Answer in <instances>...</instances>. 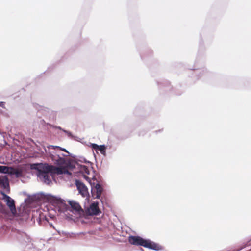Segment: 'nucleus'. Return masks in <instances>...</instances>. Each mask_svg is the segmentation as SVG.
I'll list each match as a JSON object with an SVG mask.
<instances>
[{"label": "nucleus", "instance_id": "6", "mask_svg": "<svg viewBox=\"0 0 251 251\" xmlns=\"http://www.w3.org/2000/svg\"><path fill=\"white\" fill-rule=\"evenodd\" d=\"M0 194L3 196V199L6 205L9 208L13 216H17V211L15 207V201L10 196L6 194L3 191H1Z\"/></svg>", "mask_w": 251, "mask_h": 251}, {"label": "nucleus", "instance_id": "30", "mask_svg": "<svg viewBox=\"0 0 251 251\" xmlns=\"http://www.w3.org/2000/svg\"><path fill=\"white\" fill-rule=\"evenodd\" d=\"M27 200V199H25V202H26Z\"/></svg>", "mask_w": 251, "mask_h": 251}, {"label": "nucleus", "instance_id": "1", "mask_svg": "<svg viewBox=\"0 0 251 251\" xmlns=\"http://www.w3.org/2000/svg\"><path fill=\"white\" fill-rule=\"evenodd\" d=\"M30 168L32 170L37 171L36 175L39 180L44 184L50 185L51 183V180L50 176V174L52 176L53 174L56 173L58 175L64 174L65 168H59L48 163H33L30 165Z\"/></svg>", "mask_w": 251, "mask_h": 251}, {"label": "nucleus", "instance_id": "21", "mask_svg": "<svg viewBox=\"0 0 251 251\" xmlns=\"http://www.w3.org/2000/svg\"><path fill=\"white\" fill-rule=\"evenodd\" d=\"M79 161L81 162H84L87 164H90V165L92 164V163L90 162V161H88L86 160L85 158L84 157H80V159L78 160Z\"/></svg>", "mask_w": 251, "mask_h": 251}, {"label": "nucleus", "instance_id": "14", "mask_svg": "<svg viewBox=\"0 0 251 251\" xmlns=\"http://www.w3.org/2000/svg\"><path fill=\"white\" fill-rule=\"evenodd\" d=\"M58 128L62 130V128L60 127H58ZM62 131L65 133L70 138L74 139L75 141H79V138L77 136H74L70 131L65 129H62Z\"/></svg>", "mask_w": 251, "mask_h": 251}, {"label": "nucleus", "instance_id": "5", "mask_svg": "<svg viewBox=\"0 0 251 251\" xmlns=\"http://www.w3.org/2000/svg\"><path fill=\"white\" fill-rule=\"evenodd\" d=\"M92 179L96 180L97 183L95 184V182H93V184H91V197L93 199H99L100 198L101 194L103 191V189L101 185L99 183V182H98L94 176H93Z\"/></svg>", "mask_w": 251, "mask_h": 251}, {"label": "nucleus", "instance_id": "7", "mask_svg": "<svg viewBox=\"0 0 251 251\" xmlns=\"http://www.w3.org/2000/svg\"><path fill=\"white\" fill-rule=\"evenodd\" d=\"M86 213L89 216H98L101 213L99 208V202L98 201L92 202L86 209Z\"/></svg>", "mask_w": 251, "mask_h": 251}, {"label": "nucleus", "instance_id": "13", "mask_svg": "<svg viewBox=\"0 0 251 251\" xmlns=\"http://www.w3.org/2000/svg\"><path fill=\"white\" fill-rule=\"evenodd\" d=\"M51 147L53 148V149H59V150L60 151H64L65 152H66L68 153V155H66V154H64L63 153H62L61 154V155L62 156H71V157H74L75 156H73L72 154L70 153L66 149H65V148H63L62 147H60L59 146H51Z\"/></svg>", "mask_w": 251, "mask_h": 251}, {"label": "nucleus", "instance_id": "24", "mask_svg": "<svg viewBox=\"0 0 251 251\" xmlns=\"http://www.w3.org/2000/svg\"><path fill=\"white\" fill-rule=\"evenodd\" d=\"M99 145L96 143H92V144H91V145H90V147L93 149H95L96 150H97L98 148H99Z\"/></svg>", "mask_w": 251, "mask_h": 251}, {"label": "nucleus", "instance_id": "17", "mask_svg": "<svg viewBox=\"0 0 251 251\" xmlns=\"http://www.w3.org/2000/svg\"><path fill=\"white\" fill-rule=\"evenodd\" d=\"M80 168L81 169L80 173H85L87 175H89L90 174V171H89L88 167L86 166L80 165Z\"/></svg>", "mask_w": 251, "mask_h": 251}, {"label": "nucleus", "instance_id": "19", "mask_svg": "<svg viewBox=\"0 0 251 251\" xmlns=\"http://www.w3.org/2000/svg\"><path fill=\"white\" fill-rule=\"evenodd\" d=\"M15 176L16 178H19L23 176V172L20 169H16Z\"/></svg>", "mask_w": 251, "mask_h": 251}, {"label": "nucleus", "instance_id": "15", "mask_svg": "<svg viewBox=\"0 0 251 251\" xmlns=\"http://www.w3.org/2000/svg\"><path fill=\"white\" fill-rule=\"evenodd\" d=\"M161 87H162L163 88L164 87L165 91H169L171 89L170 82L167 80L164 81V82L162 83V85Z\"/></svg>", "mask_w": 251, "mask_h": 251}, {"label": "nucleus", "instance_id": "2", "mask_svg": "<svg viewBox=\"0 0 251 251\" xmlns=\"http://www.w3.org/2000/svg\"><path fill=\"white\" fill-rule=\"evenodd\" d=\"M12 237L21 248H24V251H34L32 240L25 232L15 229L12 231Z\"/></svg>", "mask_w": 251, "mask_h": 251}, {"label": "nucleus", "instance_id": "29", "mask_svg": "<svg viewBox=\"0 0 251 251\" xmlns=\"http://www.w3.org/2000/svg\"><path fill=\"white\" fill-rule=\"evenodd\" d=\"M157 83H158V84H159V82H157ZM159 85H160L159 86V87H160V88H163V87H160V86H161L162 85V82H160Z\"/></svg>", "mask_w": 251, "mask_h": 251}, {"label": "nucleus", "instance_id": "9", "mask_svg": "<svg viewBox=\"0 0 251 251\" xmlns=\"http://www.w3.org/2000/svg\"><path fill=\"white\" fill-rule=\"evenodd\" d=\"M61 154H55L52 155L51 156V158L55 164L59 166H64L66 160L63 157Z\"/></svg>", "mask_w": 251, "mask_h": 251}, {"label": "nucleus", "instance_id": "20", "mask_svg": "<svg viewBox=\"0 0 251 251\" xmlns=\"http://www.w3.org/2000/svg\"><path fill=\"white\" fill-rule=\"evenodd\" d=\"M9 168L7 166L0 165V173L5 174L6 171Z\"/></svg>", "mask_w": 251, "mask_h": 251}, {"label": "nucleus", "instance_id": "10", "mask_svg": "<svg viewBox=\"0 0 251 251\" xmlns=\"http://www.w3.org/2000/svg\"><path fill=\"white\" fill-rule=\"evenodd\" d=\"M34 108L37 110L38 114H42L44 116H48V115L52 112L48 108L39 105L38 104H33Z\"/></svg>", "mask_w": 251, "mask_h": 251}, {"label": "nucleus", "instance_id": "11", "mask_svg": "<svg viewBox=\"0 0 251 251\" xmlns=\"http://www.w3.org/2000/svg\"><path fill=\"white\" fill-rule=\"evenodd\" d=\"M0 184L4 189L6 190L7 193L10 192L9 181L6 176H4L1 178L0 177Z\"/></svg>", "mask_w": 251, "mask_h": 251}, {"label": "nucleus", "instance_id": "4", "mask_svg": "<svg viewBox=\"0 0 251 251\" xmlns=\"http://www.w3.org/2000/svg\"><path fill=\"white\" fill-rule=\"evenodd\" d=\"M56 206L58 207V211L60 212L65 213L69 211L72 212V210L75 211L79 214L83 212V209L79 204L74 201H69V205L65 203L64 200L61 198H56L55 200Z\"/></svg>", "mask_w": 251, "mask_h": 251}, {"label": "nucleus", "instance_id": "25", "mask_svg": "<svg viewBox=\"0 0 251 251\" xmlns=\"http://www.w3.org/2000/svg\"><path fill=\"white\" fill-rule=\"evenodd\" d=\"M44 218H45V220L48 223V224L50 226L52 227L53 228L55 229L54 227L53 226L52 223L49 222L48 218L47 217H46V216L44 217Z\"/></svg>", "mask_w": 251, "mask_h": 251}, {"label": "nucleus", "instance_id": "3", "mask_svg": "<svg viewBox=\"0 0 251 251\" xmlns=\"http://www.w3.org/2000/svg\"><path fill=\"white\" fill-rule=\"evenodd\" d=\"M128 241L132 245L141 246L156 251L162 249V247L158 244L150 239H145L139 236L130 235L128 237Z\"/></svg>", "mask_w": 251, "mask_h": 251}, {"label": "nucleus", "instance_id": "18", "mask_svg": "<svg viewBox=\"0 0 251 251\" xmlns=\"http://www.w3.org/2000/svg\"><path fill=\"white\" fill-rule=\"evenodd\" d=\"M8 168H9V169H8V170H7V171H6L5 174H7L11 176L15 175V170L16 169H15L13 167H8Z\"/></svg>", "mask_w": 251, "mask_h": 251}, {"label": "nucleus", "instance_id": "8", "mask_svg": "<svg viewBox=\"0 0 251 251\" xmlns=\"http://www.w3.org/2000/svg\"><path fill=\"white\" fill-rule=\"evenodd\" d=\"M75 184L79 193L83 197L89 196L88 190L86 185L80 180H75Z\"/></svg>", "mask_w": 251, "mask_h": 251}, {"label": "nucleus", "instance_id": "27", "mask_svg": "<svg viewBox=\"0 0 251 251\" xmlns=\"http://www.w3.org/2000/svg\"><path fill=\"white\" fill-rule=\"evenodd\" d=\"M57 232L59 235H61V234L64 235H67V233L64 231L60 232V231L57 230Z\"/></svg>", "mask_w": 251, "mask_h": 251}, {"label": "nucleus", "instance_id": "31", "mask_svg": "<svg viewBox=\"0 0 251 251\" xmlns=\"http://www.w3.org/2000/svg\"><path fill=\"white\" fill-rule=\"evenodd\" d=\"M141 250H142V251H144L143 250V249H141Z\"/></svg>", "mask_w": 251, "mask_h": 251}, {"label": "nucleus", "instance_id": "12", "mask_svg": "<svg viewBox=\"0 0 251 251\" xmlns=\"http://www.w3.org/2000/svg\"><path fill=\"white\" fill-rule=\"evenodd\" d=\"M77 163L75 161L71 159H69L66 160V163L64 166L67 168L73 169L75 168V165Z\"/></svg>", "mask_w": 251, "mask_h": 251}, {"label": "nucleus", "instance_id": "22", "mask_svg": "<svg viewBox=\"0 0 251 251\" xmlns=\"http://www.w3.org/2000/svg\"><path fill=\"white\" fill-rule=\"evenodd\" d=\"M0 212L4 213L5 212V206L0 202Z\"/></svg>", "mask_w": 251, "mask_h": 251}, {"label": "nucleus", "instance_id": "28", "mask_svg": "<svg viewBox=\"0 0 251 251\" xmlns=\"http://www.w3.org/2000/svg\"><path fill=\"white\" fill-rule=\"evenodd\" d=\"M4 105H5L4 102H3V101L0 102V106L2 107V108H5Z\"/></svg>", "mask_w": 251, "mask_h": 251}, {"label": "nucleus", "instance_id": "26", "mask_svg": "<svg viewBox=\"0 0 251 251\" xmlns=\"http://www.w3.org/2000/svg\"><path fill=\"white\" fill-rule=\"evenodd\" d=\"M63 173H64V174H67V175H71L72 174L71 172H70L68 170H66L65 168L64 169Z\"/></svg>", "mask_w": 251, "mask_h": 251}, {"label": "nucleus", "instance_id": "23", "mask_svg": "<svg viewBox=\"0 0 251 251\" xmlns=\"http://www.w3.org/2000/svg\"><path fill=\"white\" fill-rule=\"evenodd\" d=\"M83 178L90 183L91 186V184H93V183H92V182H91V178H89L88 176H87L86 175H83Z\"/></svg>", "mask_w": 251, "mask_h": 251}, {"label": "nucleus", "instance_id": "16", "mask_svg": "<svg viewBox=\"0 0 251 251\" xmlns=\"http://www.w3.org/2000/svg\"><path fill=\"white\" fill-rule=\"evenodd\" d=\"M106 146L105 145H99L97 150L99 151L103 155H106Z\"/></svg>", "mask_w": 251, "mask_h": 251}]
</instances>
